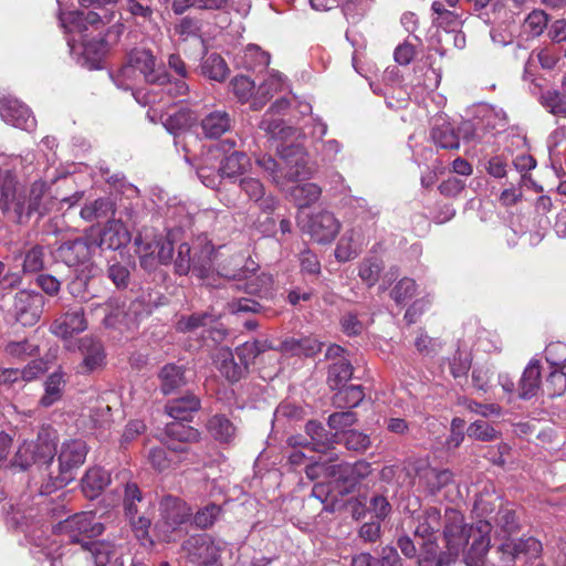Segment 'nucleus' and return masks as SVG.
I'll return each instance as SVG.
<instances>
[{"label":"nucleus","instance_id":"1","mask_svg":"<svg viewBox=\"0 0 566 566\" xmlns=\"http://www.w3.org/2000/svg\"><path fill=\"white\" fill-rule=\"evenodd\" d=\"M140 80L160 86L168 82V73L148 49L132 50L125 64L113 75L115 85L125 91L132 90Z\"/></svg>","mask_w":566,"mask_h":566},{"label":"nucleus","instance_id":"2","mask_svg":"<svg viewBox=\"0 0 566 566\" xmlns=\"http://www.w3.org/2000/svg\"><path fill=\"white\" fill-rule=\"evenodd\" d=\"M3 198L9 202L8 211H12L18 222L30 219L33 214L44 216L51 209L52 199L48 193L44 181H34L29 189V203H25V193L18 192L17 177L13 172L2 175Z\"/></svg>","mask_w":566,"mask_h":566},{"label":"nucleus","instance_id":"3","mask_svg":"<svg viewBox=\"0 0 566 566\" xmlns=\"http://www.w3.org/2000/svg\"><path fill=\"white\" fill-rule=\"evenodd\" d=\"M192 516L191 506L181 497L165 494L158 500V518L154 524V532L158 541L164 543L176 542L182 525Z\"/></svg>","mask_w":566,"mask_h":566},{"label":"nucleus","instance_id":"4","mask_svg":"<svg viewBox=\"0 0 566 566\" xmlns=\"http://www.w3.org/2000/svg\"><path fill=\"white\" fill-rule=\"evenodd\" d=\"M87 452V444L81 439L63 442L57 455V474L48 472V481L41 485V493L51 494L74 480V471L85 462Z\"/></svg>","mask_w":566,"mask_h":566},{"label":"nucleus","instance_id":"5","mask_svg":"<svg viewBox=\"0 0 566 566\" xmlns=\"http://www.w3.org/2000/svg\"><path fill=\"white\" fill-rule=\"evenodd\" d=\"M213 253L214 249L210 243L196 247L181 243L174 261L175 272L179 275L192 272L200 280L209 279L213 273Z\"/></svg>","mask_w":566,"mask_h":566},{"label":"nucleus","instance_id":"6","mask_svg":"<svg viewBox=\"0 0 566 566\" xmlns=\"http://www.w3.org/2000/svg\"><path fill=\"white\" fill-rule=\"evenodd\" d=\"M143 500V492L139 486L135 482H127L124 488L123 496L125 516L128 518L134 535L140 544L144 546H153L154 541L149 534L151 518L140 512Z\"/></svg>","mask_w":566,"mask_h":566},{"label":"nucleus","instance_id":"7","mask_svg":"<svg viewBox=\"0 0 566 566\" xmlns=\"http://www.w3.org/2000/svg\"><path fill=\"white\" fill-rule=\"evenodd\" d=\"M55 452V436L50 429L43 428L38 433L35 442L23 443L19 448L14 461L22 469H28L32 464H41L48 471L53 462Z\"/></svg>","mask_w":566,"mask_h":566},{"label":"nucleus","instance_id":"8","mask_svg":"<svg viewBox=\"0 0 566 566\" xmlns=\"http://www.w3.org/2000/svg\"><path fill=\"white\" fill-rule=\"evenodd\" d=\"M474 524H467L464 516L458 510L446 511L442 537L444 548L455 562L460 554L464 553L471 536H474Z\"/></svg>","mask_w":566,"mask_h":566},{"label":"nucleus","instance_id":"9","mask_svg":"<svg viewBox=\"0 0 566 566\" xmlns=\"http://www.w3.org/2000/svg\"><path fill=\"white\" fill-rule=\"evenodd\" d=\"M104 525L95 521L92 512L76 513L60 524V531L65 534L71 543L85 546L86 541L99 536L104 532Z\"/></svg>","mask_w":566,"mask_h":566},{"label":"nucleus","instance_id":"10","mask_svg":"<svg viewBox=\"0 0 566 566\" xmlns=\"http://www.w3.org/2000/svg\"><path fill=\"white\" fill-rule=\"evenodd\" d=\"M188 560L198 566H212L219 557L221 547L209 534H196L181 545Z\"/></svg>","mask_w":566,"mask_h":566},{"label":"nucleus","instance_id":"11","mask_svg":"<svg viewBox=\"0 0 566 566\" xmlns=\"http://www.w3.org/2000/svg\"><path fill=\"white\" fill-rule=\"evenodd\" d=\"M548 370L545 371V384L548 388L566 389V344L551 343L545 348Z\"/></svg>","mask_w":566,"mask_h":566},{"label":"nucleus","instance_id":"12","mask_svg":"<svg viewBox=\"0 0 566 566\" xmlns=\"http://www.w3.org/2000/svg\"><path fill=\"white\" fill-rule=\"evenodd\" d=\"M45 304L44 296L35 291L22 290L14 297L15 318L24 326L39 322Z\"/></svg>","mask_w":566,"mask_h":566},{"label":"nucleus","instance_id":"13","mask_svg":"<svg viewBox=\"0 0 566 566\" xmlns=\"http://www.w3.org/2000/svg\"><path fill=\"white\" fill-rule=\"evenodd\" d=\"M474 536L470 548L464 553L463 560L467 566H483L485 556L490 549V533L492 525L485 520L474 523Z\"/></svg>","mask_w":566,"mask_h":566},{"label":"nucleus","instance_id":"14","mask_svg":"<svg viewBox=\"0 0 566 566\" xmlns=\"http://www.w3.org/2000/svg\"><path fill=\"white\" fill-rule=\"evenodd\" d=\"M105 318L104 323L108 327H117L119 325H124L127 328L136 325L138 321L139 311L143 307V303L140 301H133L128 305L127 310H125V304L119 303L116 300L109 301L105 305Z\"/></svg>","mask_w":566,"mask_h":566},{"label":"nucleus","instance_id":"15","mask_svg":"<svg viewBox=\"0 0 566 566\" xmlns=\"http://www.w3.org/2000/svg\"><path fill=\"white\" fill-rule=\"evenodd\" d=\"M0 116L6 123L23 130H33L36 125L31 111L14 98H4L0 102Z\"/></svg>","mask_w":566,"mask_h":566},{"label":"nucleus","instance_id":"16","mask_svg":"<svg viewBox=\"0 0 566 566\" xmlns=\"http://www.w3.org/2000/svg\"><path fill=\"white\" fill-rule=\"evenodd\" d=\"M340 223L329 211H319L310 218L307 231L318 243H328L338 234Z\"/></svg>","mask_w":566,"mask_h":566},{"label":"nucleus","instance_id":"17","mask_svg":"<svg viewBox=\"0 0 566 566\" xmlns=\"http://www.w3.org/2000/svg\"><path fill=\"white\" fill-rule=\"evenodd\" d=\"M93 249L94 242H90L85 238H77L62 243L56 249V255L67 266H77L90 261Z\"/></svg>","mask_w":566,"mask_h":566},{"label":"nucleus","instance_id":"18","mask_svg":"<svg viewBox=\"0 0 566 566\" xmlns=\"http://www.w3.org/2000/svg\"><path fill=\"white\" fill-rule=\"evenodd\" d=\"M280 170H284V182L307 178L311 170L304 151L298 146L282 150Z\"/></svg>","mask_w":566,"mask_h":566},{"label":"nucleus","instance_id":"19","mask_svg":"<svg viewBox=\"0 0 566 566\" xmlns=\"http://www.w3.org/2000/svg\"><path fill=\"white\" fill-rule=\"evenodd\" d=\"M453 563V557L439 546L437 538H427L419 544L416 566H450Z\"/></svg>","mask_w":566,"mask_h":566},{"label":"nucleus","instance_id":"20","mask_svg":"<svg viewBox=\"0 0 566 566\" xmlns=\"http://www.w3.org/2000/svg\"><path fill=\"white\" fill-rule=\"evenodd\" d=\"M87 323L83 308L69 311L56 318L51 325V332L61 338L72 337L74 334L82 333L86 329Z\"/></svg>","mask_w":566,"mask_h":566},{"label":"nucleus","instance_id":"21","mask_svg":"<svg viewBox=\"0 0 566 566\" xmlns=\"http://www.w3.org/2000/svg\"><path fill=\"white\" fill-rule=\"evenodd\" d=\"M46 367L40 360H32L24 369H0V386H24L42 375Z\"/></svg>","mask_w":566,"mask_h":566},{"label":"nucleus","instance_id":"22","mask_svg":"<svg viewBox=\"0 0 566 566\" xmlns=\"http://www.w3.org/2000/svg\"><path fill=\"white\" fill-rule=\"evenodd\" d=\"M135 244L138 247L140 265L147 268L148 256H151L157 250V259L160 263L167 264L172 260L174 247L168 239H159L153 242H143L142 237L135 239Z\"/></svg>","mask_w":566,"mask_h":566},{"label":"nucleus","instance_id":"23","mask_svg":"<svg viewBox=\"0 0 566 566\" xmlns=\"http://www.w3.org/2000/svg\"><path fill=\"white\" fill-rule=\"evenodd\" d=\"M130 241V233L120 220H109L103 228L98 245L117 250Z\"/></svg>","mask_w":566,"mask_h":566},{"label":"nucleus","instance_id":"24","mask_svg":"<svg viewBox=\"0 0 566 566\" xmlns=\"http://www.w3.org/2000/svg\"><path fill=\"white\" fill-rule=\"evenodd\" d=\"M367 243L360 230L353 228L344 233L335 249V258L340 262L356 258L361 248Z\"/></svg>","mask_w":566,"mask_h":566},{"label":"nucleus","instance_id":"25","mask_svg":"<svg viewBox=\"0 0 566 566\" xmlns=\"http://www.w3.org/2000/svg\"><path fill=\"white\" fill-rule=\"evenodd\" d=\"M415 531L416 537L423 539L436 538L434 534L441 526V512L439 509L430 506L424 509L421 513L415 516Z\"/></svg>","mask_w":566,"mask_h":566},{"label":"nucleus","instance_id":"26","mask_svg":"<svg viewBox=\"0 0 566 566\" xmlns=\"http://www.w3.org/2000/svg\"><path fill=\"white\" fill-rule=\"evenodd\" d=\"M163 389H180L188 386L193 378V371L176 364H166L158 375Z\"/></svg>","mask_w":566,"mask_h":566},{"label":"nucleus","instance_id":"27","mask_svg":"<svg viewBox=\"0 0 566 566\" xmlns=\"http://www.w3.org/2000/svg\"><path fill=\"white\" fill-rule=\"evenodd\" d=\"M111 476L106 470L99 467L91 468L82 478V491L84 495L94 500L109 484Z\"/></svg>","mask_w":566,"mask_h":566},{"label":"nucleus","instance_id":"28","mask_svg":"<svg viewBox=\"0 0 566 566\" xmlns=\"http://www.w3.org/2000/svg\"><path fill=\"white\" fill-rule=\"evenodd\" d=\"M305 431L311 438V442H300L298 444L311 447V450L315 452H326L334 443V434L329 433L318 421L310 420L305 426Z\"/></svg>","mask_w":566,"mask_h":566},{"label":"nucleus","instance_id":"29","mask_svg":"<svg viewBox=\"0 0 566 566\" xmlns=\"http://www.w3.org/2000/svg\"><path fill=\"white\" fill-rule=\"evenodd\" d=\"M250 166V159L243 151L233 150L219 165L221 179H235L244 175Z\"/></svg>","mask_w":566,"mask_h":566},{"label":"nucleus","instance_id":"30","mask_svg":"<svg viewBox=\"0 0 566 566\" xmlns=\"http://www.w3.org/2000/svg\"><path fill=\"white\" fill-rule=\"evenodd\" d=\"M431 139L442 149H458L460 139L453 126L443 118L437 119L431 129Z\"/></svg>","mask_w":566,"mask_h":566},{"label":"nucleus","instance_id":"31","mask_svg":"<svg viewBox=\"0 0 566 566\" xmlns=\"http://www.w3.org/2000/svg\"><path fill=\"white\" fill-rule=\"evenodd\" d=\"M200 400L192 394H187L180 398L172 399L166 405L167 413L181 421H189L191 413L199 410Z\"/></svg>","mask_w":566,"mask_h":566},{"label":"nucleus","instance_id":"32","mask_svg":"<svg viewBox=\"0 0 566 566\" xmlns=\"http://www.w3.org/2000/svg\"><path fill=\"white\" fill-rule=\"evenodd\" d=\"M232 126L230 115L223 111H214L201 120V128L206 137L218 138Z\"/></svg>","mask_w":566,"mask_h":566},{"label":"nucleus","instance_id":"33","mask_svg":"<svg viewBox=\"0 0 566 566\" xmlns=\"http://www.w3.org/2000/svg\"><path fill=\"white\" fill-rule=\"evenodd\" d=\"M214 361L218 364L221 375L231 382L238 381L247 369L243 365H238L234 361L233 354L228 347H221L217 350Z\"/></svg>","mask_w":566,"mask_h":566},{"label":"nucleus","instance_id":"34","mask_svg":"<svg viewBox=\"0 0 566 566\" xmlns=\"http://www.w3.org/2000/svg\"><path fill=\"white\" fill-rule=\"evenodd\" d=\"M323 348V343L312 337H304L301 339L289 338L285 339L281 349L285 353L295 356L314 357Z\"/></svg>","mask_w":566,"mask_h":566},{"label":"nucleus","instance_id":"35","mask_svg":"<svg viewBox=\"0 0 566 566\" xmlns=\"http://www.w3.org/2000/svg\"><path fill=\"white\" fill-rule=\"evenodd\" d=\"M22 258V272L24 274L39 273L45 269V248L41 244H33L20 252L14 259Z\"/></svg>","mask_w":566,"mask_h":566},{"label":"nucleus","instance_id":"36","mask_svg":"<svg viewBox=\"0 0 566 566\" xmlns=\"http://www.w3.org/2000/svg\"><path fill=\"white\" fill-rule=\"evenodd\" d=\"M207 430L220 443H229L235 436V427L223 415H214L207 422Z\"/></svg>","mask_w":566,"mask_h":566},{"label":"nucleus","instance_id":"37","mask_svg":"<svg viewBox=\"0 0 566 566\" xmlns=\"http://www.w3.org/2000/svg\"><path fill=\"white\" fill-rule=\"evenodd\" d=\"M166 440L177 441L180 443H197L201 439L198 429L185 424L181 420L166 424Z\"/></svg>","mask_w":566,"mask_h":566},{"label":"nucleus","instance_id":"38","mask_svg":"<svg viewBox=\"0 0 566 566\" xmlns=\"http://www.w3.org/2000/svg\"><path fill=\"white\" fill-rule=\"evenodd\" d=\"M321 193V187L313 182L295 185L289 191L291 199L300 208L308 207L316 202L319 199Z\"/></svg>","mask_w":566,"mask_h":566},{"label":"nucleus","instance_id":"39","mask_svg":"<svg viewBox=\"0 0 566 566\" xmlns=\"http://www.w3.org/2000/svg\"><path fill=\"white\" fill-rule=\"evenodd\" d=\"M241 63L247 70L263 72L270 64V54L260 46L250 44L243 51Z\"/></svg>","mask_w":566,"mask_h":566},{"label":"nucleus","instance_id":"40","mask_svg":"<svg viewBox=\"0 0 566 566\" xmlns=\"http://www.w3.org/2000/svg\"><path fill=\"white\" fill-rule=\"evenodd\" d=\"M549 389L543 377V368L541 361L533 358L528 361L521 377V389Z\"/></svg>","mask_w":566,"mask_h":566},{"label":"nucleus","instance_id":"41","mask_svg":"<svg viewBox=\"0 0 566 566\" xmlns=\"http://www.w3.org/2000/svg\"><path fill=\"white\" fill-rule=\"evenodd\" d=\"M371 473V465L365 460L356 461L350 464L346 462L344 486L347 492L368 478Z\"/></svg>","mask_w":566,"mask_h":566},{"label":"nucleus","instance_id":"42","mask_svg":"<svg viewBox=\"0 0 566 566\" xmlns=\"http://www.w3.org/2000/svg\"><path fill=\"white\" fill-rule=\"evenodd\" d=\"M81 348L84 353L83 365L88 371L95 370L104 364L105 354L99 342L84 338Z\"/></svg>","mask_w":566,"mask_h":566},{"label":"nucleus","instance_id":"43","mask_svg":"<svg viewBox=\"0 0 566 566\" xmlns=\"http://www.w3.org/2000/svg\"><path fill=\"white\" fill-rule=\"evenodd\" d=\"M115 211L114 202L111 198L103 197L98 198L81 209V217L86 221H93L95 219L105 218L108 214H113Z\"/></svg>","mask_w":566,"mask_h":566},{"label":"nucleus","instance_id":"44","mask_svg":"<svg viewBox=\"0 0 566 566\" xmlns=\"http://www.w3.org/2000/svg\"><path fill=\"white\" fill-rule=\"evenodd\" d=\"M541 105L552 115L566 118V95L557 90H547L541 94Z\"/></svg>","mask_w":566,"mask_h":566},{"label":"nucleus","instance_id":"45","mask_svg":"<svg viewBox=\"0 0 566 566\" xmlns=\"http://www.w3.org/2000/svg\"><path fill=\"white\" fill-rule=\"evenodd\" d=\"M353 367L347 359L334 363L328 369L327 382L331 389H342L352 378Z\"/></svg>","mask_w":566,"mask_h":566},{"label":"nucleus","instance_id":"46","mask_svg":"<svg viewBox=\"0 0 566 566\" xmlns=\"http://www.w3.org/2000/svg\"><path fill=\"white\" fill-rule=\"evenodd\" d=\"M201 72L210 80L222 82L226 80L229 69L219 54L212 53L203 61Z\"/></svg>","mask_w":566,"mask_h":566},{"label":"nucleus","instance_id":"47","mask_svg":"<svg viewBox=\"0 0 566 566\" xmlns=\"http://www.w3.org/2000/svg\"><path fill=\"white\" fill-rule=\"evenodd\" d=\"M382 269L384 263L380 259L366 258L359 264L358 276L368 287H371L378 282Z\"/></svg>","mask_w":566,"mask_h":566},{"label":"nucleus","instance_id":"48","mask_svg":"<svg viewBox=\"0 0 566 566\" xmlns=\"http://www.w3.org/2000/svg\"><path fill=\"white\" fill-rule=\"evenodd\" d=\"M193 120L195 117L192 116V113L189 109L182 108L166 116L163 124L169 133L177 135L178 133L189 128Z\"/></svg>","mask_w":566,"mask_h":566},{"label":"nucleus","instance_id":"49","mask_svg":"<svg viewBox=\"0 0 566 566\" xmlns=\"http://www.w3.org/2000/svg\"><path fill=\"white\" fill-rule=\"evenodd\" d=\"M271 348L268 342L252 340L245 342L244 344L235 348V354L239 357L241 365L248 368L254 359L266 349Z\"/></svg>","mask_w":566,"mask_h":566},{"label":"nucleus","instance_id":"50","mask_svg":"<svg viewBox=\"0 0 566 566\" xmlns=\"http://www.w3.org/2000/svg\"><path fill=\"white\" fill-rule=\"evenodd\" d=\"M83 549L91 553L95 566H106L115 554L113 544L101 541L85 543Z\"/></svg>","mask_w":566,"mask_h":566},{"label":"nucleus","instance_id":"51","mask_svg":"<svg viewBox=\"0 0 566 566\" xmlns=\"http://www.w3.org/2000/svg\"><path fill=\"white\" fill-rule=\"evenodd\" d=\"M221 506L214 503L199 509L195 514L192 513V523L199 530H208L213 526L216 521L221 514Z\"/></svg>","mask_w":566,"mask_h":566},{"label":"nucleus","instance_id":"52","mask_svg":"<svg viewBox=\"0 0 566 566\" xmlns=\"http://www.w3.org/2000/svg\"><path fill=\"white\" fill-rule=\"evenodd\" d=\"M216 319L217 316L209 312L193 313L189 316H182L177 322V331L182 333L193 332L199 327L213 323Z\"/></svg>","mask_w":566,"mask_h":566},{"label":"nucleus","instance_id":"53","mask_svg":"<svg viewBox=\"0 0 566 566\" xmlns=\"http://www.w3.org/2000/svg\"><path fill=\"white\" fill-rule=\"evenodd\" d=\"M436 18L433 23L444 30H454L459 24V15L453 11L447 10L443 3L434 1L431 6Z\"/></svg>","mask_w":566,"mask_h":566},{"label":"nucleus","instance_id":"54","mask_svg":"<svg viewBox=\"0 0 566 566\" xmlns=\"http://www.w3.org/2000/svg\"><path fill=\"white\" fill-rule=\"evenodd\" d=\"M38 346L28 339L9 342L4 347V354L15 360H24L28 357L34 356L38 354Z\"/></svg>","mask_w":566,"mask_h":566},{"label":"nucleus","instance_id":"55","mask_svg":"<svg viewBox=\"0 0 566 566\" xmlns=\"http://www.w3.org/2000/svg\"><path fill=\"white\" fill-rule=\"evenodd\" d=\"M342 441L346 449L355 452H365L371 444L368 434L354 429L344 431Z\"/></svg>","mask_w":566,"mask_h":566},{"label":"nucleus","instance_id":"56","mask_svg":"<svg viewBox=\"0 0 566 566\" xmlns=\"http://www.w3.org/2000/svg\"><path fill=\"white\" fill-rule=\"evenodd\" d=\"M283 82L282 74L280 73H271L269 77L260 85L259 93L264 97L263 101L255 98L252 103V107L254 109H260L265 104V101L272 96L273 92H276L281 88Z\"/></svg>","mask_w":566,"mask_h":566},{"label":"nucleus","instance_id":"57","mask_svg":"<svg viewBox=\"0 0 566 566\" xmlns=\"http://www.w3.org/2000/svg\"><path fill=\"white\" fill-rule=\"evenodd\" d=\"M548 23V15L543 10H533L524 20L523 28L532 36L541 35Z\"/></svg>","mask_w":566,"mask_h":566},{"label":"nucleus","instance_id":"58","mask_svg":"<svg viewBox=\"0 0 566 566\" xmlns=\"http://www.w3.org/2000/svg\"><path fill=\"white\" fill-rule=\"evenodd\" d=\"M417 292V284L410 277H402L397 282L390 292V297L397 303L402 304L410 300Z\"/></svg>","mask_w":566,"mask_h":566},{"label":"nucleus","instance_id":"59","mask_svg":"<svg viewBox=\"0 0 566 566\" xmlns=\"http://www.w3.org/2000/svg\"><path fill=\"white\" fill-rule=\"evenodd\" d=\"M468 436L480 441L489 442L496 440L500 433L490 423L478 420L469 426Z\"/></svg>","mask_w":566,"mask_h":566},{"label":"nucleus","instance_id":"60","mask_svg":"<svg viewBox=\"0 0 566 566\" xmlns=\"http://www.w3.org/2000/svg\"><path fill=\"white\" fill-rule=\"evenodd\" d=\"M240 189L247 195V197L258 202L265 195V188L263 184L254 177L245 176L239 179Z\"/></svg>","mask_w":566,"mask_h":566},{"label":"nucleus","instance_id":"61","mask_svg":"<svg viewBox=\"0 0 566 566\" xmlns=\"http://www.w3.org/2000/svg\"><path fill=\"white\" fill-rule=\"evenodd\" d=\"M230 85L233 94L241 103H245L250 99L255 87L254 82L244 75L232 78Z\"/></svg>","mask_w":566,"mask_h":566},{"label":"nucleus","instance_id":"62","mask_svg":"<svg viewBox=\"0 0 566 566\" xmlns=\"http://www.w3.org/2000/svg\"><path fill=\"white\" fill-rule=\"evenodd\" d=\"M332 400L336 408L350 409L364 400V391H336Z\"/></svg>","mask_w":566,"mask_h":566},{"label":"nucleus","instance_id":"63","mask_svg":"<svg viewBox=\"0 0 566 566\" xmlns=\"http://www.w3.org/2000/svg\"><path fill=\"white\" fill-rule=\"evenodd\" d=\"M417 350L424 356H433L438 354L443 344L438 338H431L427 334L421 333L415 340Z\"/></svg>","mask_w":566,"mask_h":566},{"label":"nucleus","instance_id":"64","mask_svg":"<svg viewBox=\"0 0 566 566\" xmlns=\"http://www.w3.org/2000/svg\"><path fill=\"white\" fill-rule=\"evenodd\" d=\"M471 366L469 354L457 349L452 359L450 360V371L454 378H460L467 375Z\"/></svg>","mask_w":566,"mask_h":566}]
</instances>
